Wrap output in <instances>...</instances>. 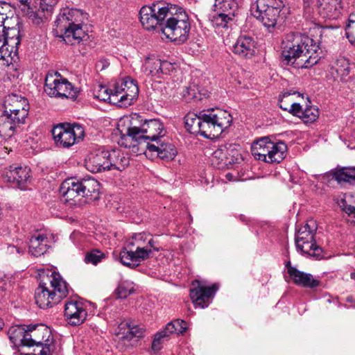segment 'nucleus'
<instances>
[{
    "instance_id": "obj_33",
    "label": "nucleus",
    "mask_w": 355,
    "mask_h": 355,
    "mask_svg": "<svg viewBox=\"0 0 355 355\" xmlns=\"http://www.w3.org/2000/svg\"><path fill=\"white\" fill-rule=\"evenodd\" d=\"M187 329V322L183 320L177 319L168 322L164 328L157 331L155 335L166 341L173 334H182Z\"/></svg>"
},
{
    "instance_id": "obj_22",
    "label": "nucleus",
    "mask_w": 355,
    "mask_h": 355,
    "mask_svg": "<svg viewBox=\"0 0 355 355\" xmlns=\"http://www.w3.org/2000/svg\"><path fill=\"white\" fill-rule=\"evenodd\" d=\"M2 38L6 41V48L12 50L11 65L15 70H19L21 67V62L19 54V46L21 44L19 26L12 28L9 31H5Z\"/></svg>"
},
{
    "instance_id": "obj_10",
    "label": "nucleus",
    "mask_w": 355,
    "mask_h": 355,
    "mask_svg": "<svg viewBox=\"0 0 355 355\" xmlns=\"http://www.w3.org/2000/svg\"><path fill=\"white\" fill-rule=\"evenodd\" d=\"M22 97L15 94H9L5 99L3 114L0 116V136L9 139L21 127L19 117Z\"/></svg>"
},
{
    "instance_id": "obj_4",
    "label": "nucleus",
    "mask_w": 355,
    "mask_h": 355,
    "mask_svg": "<svg viewBox=\"0 0 355 355\" xmlns=\"http://www.w3.org/2000/svg\"><path fill=\"white\" fill-rule=\"evenodd\" d=\"M40 280L35 292V303L40 309H47L59 303L69 293L67 284L60 275L52 268L37 269Z\"/></svg>"
},
{
    "instance_id": "obj_48",
    "label": "nucleus",
    "mask_w": 355,
    "mask_h": 355,
    "mask_svg": "<svg viewBox=\"0 0 355 355\" xmlns=\"http://www.w3.org/2000/svg\"><path fill=\"white\" fill-rule=\"evenodd\" d=\"M124 89L125 88L122 86L121 80L114 84L113 89H111L112 97L114 99L113 103H118L120 96L124 94Z\"/></svg>"
},
{
    "instance_id": "obj_63",
    "label": "nucleus",
    "mask_w": 355,
    "mask_h": 355,
    "mask_svg": "<svg viewBox=\"0 0 355 355\" xmlns=\"http://www.w3.org/2000/svg\"><path fill=\"white\" fill-rule=\"evenodd\" d=\"M290 95H291V93H285V94H284V97H288Z\"/></svg>"
},
{
    "instance_id": "obj_17",
    "label": "nucleus",
    "mask_w": 355,
    "mask_h": 355,
    "mask_svg": "<svg viewBox=\"0 0 355 355\" xmlns=\"http://www.w3.org/2000/svg\"><path fill=\"white\" fill-rule=\"evenodd\" d=\"M139 118L141 120H138L136 130L139 132L143 145L146 146L148 144H153L165 137L166 131L159 119H146L141 115Z\"/></svg>"
},
{
    "instance_id": "obj_25",
    "label": "nucleus",
    "mask_w": 355,
    "mask_h": 355,
    "mask_svg": "<svg viewBox=\"0 0 355 355\" xmlns=\"http://www.w3.org/2000/svg\"><path fill=\"white\" fill-rule=\"evenodd\" d=\"M106 150L98 148L92 150L85 159V166L91 173H101L108 171Z\"/></svg>"
},
{
    "instance_id": "obj_52",
    "label": "nucleus",
    "mask_w": 355,
    "mask_h": 355,
    "mask_svg": "<svg viewBox=\"0 0 355 355\" xmlns=\"http://www.w3.org/2000/svg\"><path fill=\"white\" fill-rule=\"evenodd\" d=\"M311 3V0H304V16L308 19L314 18V15L312 13Z\"/></svg>"
},
{
    "instance_id": "obj_30",
    "label": "nucleus",
    "mask_w": 355,
    "mask_h": 355,
    "mask_svg": "<svg viewBox=\"0 0 355 355\" xmlns=\"http://www.w3.org/2000/svg\"><path fill=\"white\" fill-rule=\"evenodd\" d=\"M317 9L322 18L336 19L341 13V0H318Z\"/></svg>"
},
{
    "instance_id": "obj_40",
    "label": "nucleus",
    "mask_w": 355,
    "mask_h": 355,
    "mask_svg": "<svg viewBox=\"0 0 355 355\" xmlns=\"http://www.w3.org/2000/svg\"><path fill=\"white\" fill-rule=\"evenodd\" d=\"M345 35L349 42L355 46V12L349 15L345 27Z\"/></svg>"
},
{
    "instance_id": "obj_24",
    "label": "nucleus",
    "mask_w": 355,
    "mask_h": 355,
    "mask_svg": "<svg viewBox=\"0 0 355 355\" xmlns=\"http://www.w3.org/2000/svg\"><path fill=\"white\" fill-rule=\"evenodd\" d=\"M285 267L289 278L295 285L309 288H315L320 286V281L318 279L310 273L299 270L291 265L290 261L286 263Z\"/></svg>"
},
{
    "instance_id": "obj_64",
    "label": "nucleus",
    "mask_w": 355,
    "mask_h": 355,
    "mask_svg": "<svg viewBox=\"0 0 355 355\" xmlns=\"http://www.w3.org/2000/svg\"><path fill=\"white\" fill-rule=\"evenodd\" d=\"M338 306H343V307H345V308H346V309H348V308H349V307H348L347 305H345V304L342 305V304H339V305H338Z\"/></svg>"
},
{
    "instance_id": "obj_21",
    "label": "nucleus",
    "mask_w": 355,
    "mask_h": 355,
    "mask_svg": "<svg viewBox=\"0 0 355 355\" xmlns=\"http://www.w3.org/2000/svg\"><path fill=\"white\" fill-rule=\"evenodd\" d=\"M145 154L146 156H156L164 161L169 162L175 157L178 150L173 144L164 137L153 144H148L146 146Z\"/></svg>"
},
{
    "instance_id": "obj_18",
    "label": "nucleus",
    "mask_w": 355,
    "mask_h": 355,
    "mask_svg": "<svg viewBox=\"0 0 355 355\" xmlns=\"http://www.w3.org/2000/svg\"><path fill=\"white\" fill-rule=\"evenodd\" d=\"M192 284L193 287L190 290V297L195 308H207L218 290V285L214 284L211 286H205L198 280H195Z\"/></svg>"
},
{
    "instance_id": "obj_61",
    "label": "nucleus",
    "mask_w": 355,
    "mask_h": 355,
    "mask_svg": "<svg viewBox=\"0 0 355 355\" xmlns=\"http://www.w3.org/2000/svg\"><path fill=\"white\" fill-rule=\"evenodd\" d=\"M6 20H1L0 19V28L4 25Z\"/></svg>"
},
{
    "instance_id": "obj_8",
    "label": "nucleus",
    "mask_w": 355,
    "mask_h": 355,
    "mask_svg": "<svg viewBox=\"0 0 355 355\" xmlns=\"http://www.w3.org/2000/svg\"><path fill=\"white\" fill-rule=\"evenodd\" d=\"M100 183L93 178H71L63 182L60 193L65 202L76 200V198H86L91 200L99 198Z\"/></svg>"
},
{
    "instance_id": "obj_62",
    "label": "nucleus",
    "mask_w": 355,
    "mask_h": 355,
    "mask_svg": "<svg viewBox=\"0 0 355 355\" xmlns=\"http://www.w3.org/2000/svg\"><path fill=\"white\" fill-rule=\"evenodd\" d=\"M240 219H241V220L244 221V220H245L246 218H245L244 216L241 215V216H240Z\"/></svg>"
},
{
    "instance_id": "obj_55",
    "label": "nucleus",
    "mask_w": 355,
    "mask_h": 355,
    "mask_svg": "<svg viewBox=\"0 0 355 355\" xmlns=\"http://www.w3.org/2000/svg\"><path fill=\"white\" fill-rule=\"evenodd\" d=\"M80 233L79 232H73L71 235H70V239L75 243V239L78 238L79 236H80Z\"/></svg>"
},
{
    "instance_id": "obj_7",
    "label": "nucleus",
    "mask_w": 355,
    "mask_h": 355,
    "mask_svg": "<svg viewBox=\"0 0 355 355\" xmlns=\"http://www.w3.org/2000/svg\"><path fill=\"white\" fill-rule=\"evenodd\" d=\"M284 0H257L250 7L251 15L270 32L279 29L284 21Z\"/></svg>"
},
{
    "instance_id": "obj_47",
    "label": "nucleus",
    "mask_w": 355,
    "mask_h": 355,
    "mask_svg": "<svg viewBox=\"0 0 355 355\" xmlns=\"http://www.w3.org/2000/svg\"><path fill=\"white\" fill-rule=\"evenodd\" d=\"M283 101H279V107L285 111H288L292 115L300 118L302 115L303 109L300 103H293L290 107H283Z\"/></svg>"
},
{
    "instance_id": "obj_41",
    "label": "nucleus",
    "mask_w": 355,
    "mask_h": 355,
    "mask_svg": "<svg viewBox=\"0 0 355 355\" xmlns=\"http://www.w3.org/2000/svg\"><path fill=\"white\" fill-rule=\"evenodd\" d=\"M319 116V110L313 106H306L303 109L300 119L305 123L314 122Z\"/></svg>"
},
{
    "instance_id": "obj_32",
    "label": "nucleus",
    "mask_w": 355,
    "mask_h": 355,
    "mask_svg": "<svg viewBox=\"0 0 355 355\" xmlns=\"http://www.w3.org/2000/svg\"><path fill=\"white\" fill-rule=\"evenodd\" d=\"M122 86L124 89V94L120 96L118 101L120 107H126L130 105L139 94V87L137 81L130 77H125L121 80Z\"/></svg>"
},
{
    "instance_id": "obj_27",
    "label": "nucleus",
    "mask_w": 355,
    "mask_h": 355,
    "mask_svg": "<svg viewBox=\"0 0 355 355\" xmlns=\"http://www.w3.org/2000/svg\"><path fill=\"white\" fill-rule=\"evenodd\" d=\"M28 239V252L35 257L44 254L49 248V240L47 236L41 231L35 230L27 236Z\"/></svg>"
},
{
    "instance_id": "obj_54",
    "label": "nucleus",
    "mask_w": 355,
    "mask_h": 355,
    "mask_svg": "<svg viewBox=\"0 0 355 355\" xmlns=\"http://www.w3.org/2000/svg\"><path fill=\"white\" fill-rule=\"evenodd\" d=\"M225 178L229 181H237L239 179L232 173H227L225 175Z\"/></svg>"
},
{
    "instance_id": "obj_46",
    "label": "nucleus",
    "mask_w": 355,
    "mask_h": 355,
    "mask_svg": "<svg viewBox=\"0 0 355 355\" xmlns=\"http://www.w3.org/2000/svg\"><path fill=\"white\" fill-rule=\"evenodd\" d=\"M12 52V50H10L8 47L6 48V41L0 35V60L6 61L8 65H11Z\"/></svg>"
},
{
    "instance_id": "obj_16",
    "label": "nucleus",
    "mask_w": 355,
    "mask_h": 355,
    "mask_svg": "<svg viewBox=\"0 0 355 355\" xmlns=\"http://www.w3.org/2000/svg\"><path fill=\"white\" fill-rule=\"evenodd\" d=\"M44 92L51 97H64L74 99L78 92L77 88L60 73L49 72L45 78Z\"/></svg>"
},
{
    "instance_id": "obj_57",
    "label": "nucleus",
    "mask_w": 355,
    "mask_h": 355,
    "mask_svg": "<svg viewBox=\"0 0 355 355\" xmlns=\"http://www.w3.org/2000/svg\"><path fill=\"white\" fill-rule=\"evenodd\" d=\"M346 302L349 303L355 302V298L352 295H349L346 298Z\"/></svg>"
},
{
    "instance_id": "obj_37",
    "label": "nucleus",
    "mask_w": 355,
    "mask_h": 355,
    "mask_svg": "<svg viewBox=\"0 0 355 355\" xmlns=\"http://www.w3.org/2000/svg\"><path fill=\"white\" fill-rule=\"evenodd\" d=\"M161 60L155 57H147L143 64V71L147 75L155 78H160Z\"/></svg>"
},
{
    "instance_id": "obj_1",
    "label": "nucleus",
    "mask_w": 355,
    "mask_h": 355,
    "mask_svg": "<svg viewBox=\"0 0 355 355\" xmlns=\"http://www.w3.org/2000/svg\"><path fill=\"white\" fill-rule=\"evenodd\" d=\"M232 122L229 112L222 109H211L200 112L198 114L189 112L184 116L187 130L195 135H201L207 139H214L228 128Z\"/></svg>"
},
{
    "instance_id": "obj_9",
    "label": "nucleus",
    "mask_w": 355,
    "mask_h": 355,
    "mask_svg": "<svg viewBox=\"0 0 355 355\" xmlns=\"http://www.w3.org/2000/svg\"><path fill=\"white\" fill-rule=\"evenodd\" d=\"M239 10L237 0H214L208 20L216 31L232 28Z\"/></svg>"
},
{
    "instance_id": "obj_35",
    "label": "nucleus",
    "mask_w": 355,
    "mask_h": 355,
    "mask_svg": "<svg viewBox=\"0 0 355 355\" xmlns=\"http://www.w3.org/2000/svg\"><path fill=\"white\" fill-rule=\"evenodd\" d=\"M182 96L187 101L201 100L207 96V91L199 86V80L194 79L182 92Z\"/></svg>"
},
{
    "instance_id": "obj_36",
    "label": "nucleus",
    "mask_w": 355,
    "mask_h": 355,
    "mask_svg": "<svg viewBox=\"0 0 355 355\" xmlns=\"http://www.w3.org/2000/svg\"><path fill=\"white\" fill-rule=\"evenodd\" d=\"M7 334L11 347L15 350L14 354L21 355L20 348L22 346V326L21 324L11 326Z\"/></svg>"
},
{
    "instance_id": "obj_11",
    "label": "nucleus",
    "mask_w": 355,
    "mask_h": 355,
    "mask_svg": "<svg viewBox=\"0 0 355 355\" xmlns=\"http://www.w3.org/2000/svg\"><path fill=\"white\" fill-rule=\"evenodd\" d=\"M317 225L314 220H309L300 227L295 235V245L298 252L316 260L324 258L323 250L315 241Z\"/></svg>"
},
{
    "instance_id": "obj_23",
    "label": "nucleus",
    "mask_w": 355,
    "mask_h": 355,
    "mask_svg": "<svg viewBox=\"0 0 355 355\" xmlns=\"http://www.w3.org/2000/svg\"><path fill=\"white\" fill-rule=\"evenodd\" d=\"M64 315L68 324L71 326H78L86 320L87 312L82 302L71 300L64 304Z\"/></svg>"
},
{
    "instance_id": "obj_56",
    "label": "nucleus",
    "mask_w": 355,
    "mask_h": 355,
    "mask_svg": "<svg viewBox=\"0 0 355 355\" xmlns=\"http://www.w3.org/2000/svg\"><path fill=\"white\" fill-rule=\"evenodd\" d=\"M8 250L10 253H13L14 251H16L17 253H19V249L15 245H10L8 247Z\"/></svg>"
},
{
    "instance_id": "obj_28",
    "label": "nucleus",
    "mask_w": 355,
    "mask_h": 355,
    "mask_svg": "<svg viewBox=\"0 0 355 355\" xmlns=\"http://www.w3.org/2000/svg\"><path fill=\"white\" fill-rule=\"evenodd\" d=\"M141 120L139 114H133L131 116L130 126L128 128L126 134H123L118 141L119 145L125 148H134L137 145H143L139 132H137V123Z\"/></svg>"
},
{
    "instance_id": "obj_31",
    "label": "nucleus",
    "mask_w": 355,
    "mask_h": 355,
    "mask_svg": "<svg viewBox=\"0 0 355 355\" xmlns=\"http://www.w3.org/2000/svg\"><path fill=\"white\" fill-rule=\"evenodd\" d=\"M106 154L108 171L114 169L121 171L129 165V157L121 149L106 150Z\"/></svg>"
},
{
    "instance_id": "obj_2",
    "label": "nucleus",
    "mask_w": 355,
    "mask_h": 355,
    "mask_svg": "<svg viewBox=\"0 0 355 355\" xmlns=\"http://www.w3.org/2000/svg\"><path fill=\"white\" fill-rule=\"evenodd\" d=\"M284 64L297 68H309L318 60V46L308 36L300 33L288 34L282 42Z\"/></svg>"
},
{
    "instance_id": "obj_26",
    "label": "nucleus",
    "mask_w": 355,
    "mask_h": 355,
    "mask_svg": "<svg viewBox=\"0 0 355 355\" xmlns=\"http://www.w3.org/2000/svg\"><path fill=\"white\" fill-rule=\"evenodd\" d=\"M257 42L248 35H241L232 45V52L241 58L250 59L256 53Z\"/></svg>"
},
{
    "instance_id": "obj_50",
    "label": "nucleus",
    "mask_w": 355,
    "mask_h": 355,
    "mask_svg": "<svg viewBox=\"0 0 355 355\" xmlns=\"http://www.w3.org/2000/svg\"><path fill=\"white\" fill-rule=\"evenodd\" d=\"M18 26H19V22L17 17H9L8 16V18L6 19L4 25H3L1 27H3V32H5V31H9L12 28Z\"/></svg>"
},
{
    "instance_id": "obj_39",
    "label": "nucleus",
    "mask_w": 355,
    "mask_h": 355,
    "mask_svg": "<svg viewBox=\"0 0 355 355\" xmlns=\"http://www.w3.org/2000/svg\"><path fill=\"white\" fill-rule=\"evenodd\" d=\"M134 292L133 283L129 281L121 282L116 289L115 293L117 298L125 299Z\"/></svg>"
},
{
    "instance_id": "obj_20",
    "label": "nucleus",
    "mask_w": 355,
    "mask_h": 355,
    "mask_svg": "<svg viewBox=\"0 0 355 355\" xmlns=\"http://www.w3.org/2000/svg\"><path fill=\"white\" fill-rule=\"evenodd\" d=\"M38 327H42V325L41 324H24V346L33 347L35 345L41 348L37 354L24 353V355H51V345L44 344L41 340H37L40 334Z\"/></svg>"
},
{
    "instance_id": "obj_38",
    "label": "nucleus",
    "mask_w": 355,
    "mask_h": 355,
    "mask_svg": "<svg viewBox=\"0 0 355 355\" xmlns=\"http://www.w3.org/2000/svg\"><path fill=\"white\" fill-rule=\"evenodd\" d=\"M125 325L127 326V331L120 338L130 341L133 338L139 339L144 336L145 329L143 326L132 322H126Z\"/></svg>"
},
{
    "instance_id": "obj_19",
    "label": "nucleus",
    "mask_w": 355,
    "mask_h": 355,
    "mask_svg": "<svg viewBox=\"0 0 355 355\" xmlns=\"http://www.w3.org/2000/svg\"><path fill=\"white\" fill-rule=\"evenodd\" d=\"M239 155L234 144L221 145L212 153L211 164L218 169L229 168L237 162Z\"/></svg>"
},
{
    "instance_id": "obj_43",
    "label": "nucleus",
    "mask_w": 355,
    "mask_h": 355,
    "mask_svg": "<svg viewBox=\"0 0 355 355\" xmlns=\"http://www.w3.org/2000/svg\"><path fill=\"white\" fill-rule=\"evenodd\" d=\"M336 71L337 75L340 77V80H343L350 72L349 61L345 58L338 60L336 62Z\"/></svg>"
},
{
    "instance_id": "obj_12",
    "label": "nucleus",
    "mask_w": 355,
    "mask_h": 355,
    "mask_svg": "<svg viewBox=\"0 0 355 355\" xmlns=\"http://www.w3.org/2000/svg\"><path fill=\"white\" fill-rule=\"evenodd\" d=\"M287 146L284 142H273L268 137L254 141L251 147L255 159L267 163H279L286 156Z\"/></svg>"
},
{
    "instance_id": "obj_6",
    "label": "nucleus",
    "mask_w": 355,
    "mask_h": 355,
    "mask_svg": "<svg viewBox=\"0 0 355 355\" xmlns=\"http://www.w3.org/2000/svg\"><path fill=\"white\" fill-rule=\"evenodd\" d=\"M190 30L191 22L185 10L182 7L170 3L162 33L171 40L182 44L188 40Z\"/></svg>"
},
{
    "instance_id": "obj_3",
    "label": "nucleus",
    "mask_w": 355,
    "mask_h": 355,
    "mask_svg": "<svg viewBox=\"0 0 355 355\" xmlns=\"http://www.w3.org/2000/svg\"><path fill=\"white\" fill-rule=\"evenodd\" d=\"M159 234H152L148 232H141L132 234L126 247L120 252L121 263L133 268L139 263L158 252L162 248L159 244Z\"/></svg>"
},
{
    "instance_id": "obj_34",
    "label": "nucleus",
    "mask_w": 355,
    "mask_h": 355,
    "mask_svg": "<svg viewBox=\"0 0 355 355\" xmlns=\"http://www.w3.org/2000/svg\"><path fill=\"white\" fill-rule=\"evenodd\" d=\"M22 168L20 166L11 165L8 168H5L1 173L3 180L8 182L12 187H21V173Z\"/></svg>"
},
{
    "instance_id": "obj_5",
    "label": "nucleus",
    "mask_w": 355,
    "mask_h": 355,
    "mask_svg": "<svg viewBox=\"0 0 355 355\" xmlns=\"http://www.w3.org/2000/svg\"><path fill=\"white\" fill-rule=\"evenodd\" d=\"M87 17V14L80 9H61L55 21V26L61 32L64 31L62 37L67 44L76 45L87 40L88 35L82 27Z\"/></svg>"
},
{
    "instance_id": "obj_14",
    "label": "nucleus",
    "mask_w": 355,
    "mask_h": 355,
    "mask_svg": "<svg viewBox=\"0 0 355 355\" xmlns=\"http://www.w3.org/2000/svg\"><path fill=\"white\" fill-rule=\"evenodd\" d=\"M58 0H24V17L35 26L44 24L52 13Z\"/></svg>"
},
{
    "instance_id": "obj_49",
    "label": "nucleus",
    "mask_w": 355,
    "mask_h": 355,
    "mask_svg": "<svg viewBox=\"0 0 355 355\" xmlns=\"http://www.w3.org/2000/svg\"><path fill=\"white\" fill-rule=\"evenodd\" d=\"M341 207L343 210L348 215V220L350 223L355 224V207L350 205H347L346 200H344L342 202Z\"/></svg>"
},
{
    "instance_id": "obj_58",
    "label": "nucleus",
    "mask_w": 355,
    "mask_h": 355,
    "mask_svg": "<svg viewBox=\"0 0 355 355\" xmlns=\"http://www.w3.org/2000/svg\"><path fill=\"white\" fill-rule=\"evenodd\" d=\"M4 326V322L3 320L0 318V331L3 329Z\"/></svg>"
},
{
    "instance_id": "obj_45",
    "label": "nucleus",
    "mask_w": 355,
    "mask_h": 355,
    "mask_svg": "<svg viewBox=\"0 0 355 355\" xmlns=\"http://www.w3.org/2000/svg\"><path fill=\"white\" fill-rule=\"evenodd\" d=\"M161 67L160 69V78H163V76H171L172 75L178 68V64L175 62H171L167 60H161Z\"/></svg>"
},
{
    "instance_id": "obj_60",
    "label": "nucleus",
    "mask_w": 355,
    "mask_h": 355,
    "mask_svg": "<svg viewBox=\"0 0 355 355\" xmlns=\"http://www.w3.org/2000/svg\"><path fill=\"white\" fill-rule=\"evenodd\" d=\"M30 171H31V170H30V168H28V167H25V168H24V173H26L29 172Z\"/></svg>"
},
{
    "instance_id": "obj_53",
    "label": "nucleus",
    "mask_w": 355,
    "mask_h": 355,
    "mask_svg": "<svg viewBox=\"0 0 355 355\" xmlns=\"http://www.w3.org/2000/svg\"><path fill=\"white\" fill-rule=\"evenodd\" d=\"M164 342L159 337L155 334L152 342L151 348L154 352H158L162 348V344Z\"/></svg>"
},
{
    "instance_id": "obj_59",
    "label": "nucleus",
    "mask_w": 355,
    "mask_h": 355,
    "mask_svg": "<svg viewBox=\"0 0 355 355\" xmlns=\"http://www.w3.org/2000/svg\"><path fill=\"white\" fill-rule=\"evenodd\" d=\"M350 277H351L352 279H355V272H351V274H350Z\"/></svg>"
},
{
    "instance_id": "obj_44",
    "label": "nucleus",
    "mask_w": 355,
    "mask_h": 355,
    "mask_svg": "<svg viewBox=\"0 0 355 355\" xmlns=\"http://www.w3.org/2000/svg\"><path fill=\"white\" fill-rule=\"evenodd\" d=\"M104 258L105 254L103 252L98 250H93L85 254L84 261L86 263H92L96 266Z\"/></svg>"
},
{
    "instance_id": "obj_15",
    "label": "nucleus",
    "mask_w": 355,
    "mask_h": 355,
    "mask_svg": "<svg viewBox=\"0 0 355 355\" xmlns=\"http://www.w3.org/2000/svg\"><path fill=\"white\" fill-rule=\"evenodd\" d=\"M170 3L158 1L150 6H144L139 11V19L141 25L147 31H153L159 28L162 30L167 11Z\"/></svg>"
},
{
    "instance_id": "obj_51",
    "label": "nucleus",
    "mask_w": 355,
    "mask_h": 355,
    "mask_svg": "<svg viewBox=\"0 0 355 355\" xmlns=\"http://www.w3.org/2000/svg\"><path fill=\"white\" fill-rule=\"evenodd\" d=\"M8 12H10V6L6 2L0 1L1 20H6L8 18Z\"/></svg>"
},
{
    "instance_id": "obj_13",
    "label": "nucleus",
    "mask_w": 355,
    "mask_h": 355,
    "mask_svg": "<svg viewBox=\"0 0 355 355\" xmlns=\"http://www.w3.org/2000/svg\"><path fill=\"white\" fill-rule=\"evenodd\" d=\"M51 132L57 147L69 148L83 139L85 128L76 123H63L55 125Z\"/></svg>"
},
{
    "instance_id": "obj_29",
    "label": "nucleus",
    "mask_w": 355,
    "mask_h": 355,
    "mask_svg": "<svg viewBox=\"0 0 355 355\" xmlns=\"http://www.w3.org/2000/svg\"><path fill=\"white\" fill-rule=\"evenodd\" d=\"M354 172L352 168L343 167L324 174L315 175L314 176L322 182L329 181L330 178L335 180L338 183H349L355 184Z\"/></svg>"
},
{
    "instance_id": "obj_42",
    "label": "nucleus",
    "mask_w": 355,
    "mask_h": 355,
    "mask_svg": "<svg viewBox=\"0 0 355 355\" xmlns=\"http://www.w3.org/2000/svg\"><path fill=\"white\" fill-rule=\"evenodd\" d=\"M94 97L96 99H98L101 101H107L113 103L114 99H112L111 94V89H107L105 86L103 85H98L94 89Z\"/></svg>"
}]
</instances>
